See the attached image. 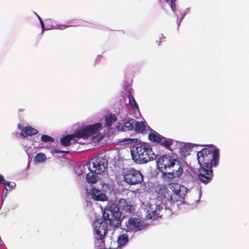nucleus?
I'll list each match as a JSON object with an SVG mask.
<instances>
[{
    "instance_id": "f257e3e1",
    "label": "nucleus",
    "mask_w": 249,
    "mask_h": 249,
    "mask_svg": "<svg viewBox=\"0 0 249 249\" xmlns=\"http://www.w3.org/2000/svg\"><path fill=\"white\" fill-rule=\"evenodd\" d=\"M121 214L117 204L110 203L107 204L103 214V220H95L93 222L97 240H102L104 238L107 233V225L115 228L121 225Z\"/></svg>"
},
{
    "instance_id": "f03ea898",
    "label": "nucleus",
    "mask_w": 249,
    "mask_h": 249,
    "mask_svg": "<svg viewBox=\"0 0 249 249\" xmlns=\"http://www.w3.org/2000/svg\"><path fill=\"white\" fill-rule=\"evenodd\" d=\"M177 185L172 184L168 188L164 185L159 184L155 187V192L159 198H165L171 204L182 202L184 199V194H181L180 189H176Z\"/></svg>"
},
{
    "instance_id": "7ed1b4c3",
    "label": "nucleus",
    "mask_w": 249,
    "mask_h": 249,
    "mask_svg": "<svg viewBox=\"0 0 249 249\" xmlns=\"http://www.w3.org/2000/svg\"><path fill=\"white\" fill-rule=\"evenodd\" d=\"M197 159L200 166L211 167H216L219 160V150L215 148H204L197 153Z\"/></svg>"
},
{
    "instance_id": "20e7f679",
    "label": "nucleus",
    "mask_w": 249,
    "mask_h": 249,
    "mask_svg": "<svg viewBox=\"0 0 249 249\" xmlns=\"http://www.w3.org/2000/svg\"><path fill=\"white\" fill-rule=\"evenodd\" d=\"M135 157L141 163H145L156 160L157 155L153 152L150 145L144 143L136 147Z\"/></svg>"
},
{
    "instance_id": "39448f33",
    "label": "nucleus",
    "mask_w": 249,
    "mask_h": 249,
    "mask_svg": "<svg viewBox=\"0 0 249 249\" xmlns=\"http://www.w3.org/2000/svg\"><path fill=\"white\" fill-rule=\"evenodd\" d=\"M123 176L124 181L128 185L141 184L143 181V176L140 171L133 168L124 169Z\"/></svg>"
},
{
    "instance_id": "423d86ee",
    "label": "nucleus",
    "mask_w": 249,
    "mask_h": 249,
    "mask_svg": "<svg viewBox=\"0 0 249 249\" xmlns=\"http://www.w3.org/2000/svg\"><path fill=\"white\" fill-rule=\"evenodd\" d=\"M87 164L89 171L101 174L107 169L108 162L105 158L97 156L92 158Z\"/></svg>"
},
{
    "instance_id": "0eeeda50",
    "label": "nucleus",
    "mask_w": 249,
    "mask_h": 249,
    "mask_svg": "<svg viewBox=\"0 0 249 249\" xmlns=\"http://www.w3.org/2000/svg\"><path fill=\"white\" fill-rule=\"evenodd\" d=\"M102 129V125L99 123L87 125L76 131L77 138L87 139L93 135L96 134Z\"/></svg>"
},
{
    "instance_id": "6e6552de",
    "label": "nucleus",
    "mask_w": 249,
    "mask_h": 249,
    "mask_svg": "<svg viewBox=\"0 0 249 249\" xmlns=\"http://www.w3.org/2000/svg\"><path fill=\"white\" fill-rule=\"evenodd\" d=\"M176 159L168 155L160 156L157 160V165L160 172L170 170L172 165L176 161Z\"/></svg>"
},
{
    "instance_id": "1a4fd4ad",
    "label": "nucleus",
    "mask_w": 249,
    "mask_h": 249,
    "mask_svg": "<svg viewBox=\"0 0 249 249\" xmlns=\"http://www.w3.org/2000/svg\"><path fill=\"white\" fill-rule=\"evenodd\" d=\"M145 226L144 220L136 217L130 218L126 223V227L128 230L134 231L142 230Z\"/></svg>"
},
{
    "instance_id": "9d476101",
    "label": "nucleus",
    "mask_w": 249,
    "mask_h": 249,
    "mask_svg": "<svg viewBox=\"0 0 249 249\" xmlns=\"http://www.w3.org/2000/svg\"><path fill=\"white\" fill-rule=\"evenodd\" d=\"M163 207L160 204H150L147 211L146 217L148 219L156 220L160 218L162 215L161 212Z\"/></svg>"
},
{
    "instance_id": "9b49d317",
    "label": "nucleus",
    "mask_w": 249,
    "mask_h": 249,
    "mask_svg": "<svg viewBox=\"0 0 249 249\" xmlns=\"http://www.w3.org/2000/svg\"><path fill=\"white\" fill-rule=\"evenodd\" d=\"M213 177L212 168L200 166L198 170V178L204 184L211 181Z\"/></svg>"
},
{
    "instance_id": "f8f14e48",
    "label": "nucleus",
    "mask_w": 249,
    "mask_h": 249,
    "mask_svg": "<svg viewBox=\"0 0 249 249\" xmlns=\"http://www.w3.org/2000/svg\"><path fill=\"white\" fill-rule=\"evenodd\" d=\"M89 194L90 195L92 199L95 201H104L107 199V196L104 194L95 187H92Z\"/></svg>"
},
{
    "instance_id": "ddd939ff",
    "label": "nucleus",
    "mask_w": 249,
    "mask_h": 249,
    "mask_svg": "<svg viewBox=\"0 0 249 249\" xmlns=\"http://www.w3.org/2000/svg\"><path fill=\"white\" fill-rule=\"evenodd\" d=\"M172 165L170 171L174 174L175 177L179 178L182 174L183 169L181 162L176 160Z\"/></svg>"
},
{
    "instance_id": "4468645a",
    "label": "nucleus",
    "mask_w": 249,
    "mask_h": 249,
    "mask_svg": "<svg viewBox=\"0 0 249 249\" xmlns=\"http://www.w3.org/2000/svg\"><path fill=\"white\" fill-rule=\"evenodd\" d=\"M120 207L122 210L126 213H132L134 210V208L131 204L129 201H127L125 199H120L119 201Z\"/></svg>"
},
{
    "instance_id": "2eb2a0df",
    "label": "nucleus",
    "mask_w": 249,
    "mask_h": 249,
    "mask_svg": "<svg viewBox=\"0 0 249 249\" xmlns=\"http://www.w3.org/2000/svg\"><path fill=\"white\" fill-rule=\"evenodd\" d=\"M145 122L136 121L135 125L134 130L137 133H143L150 129L148 126H146Z\"/></svg>"
},
{
    "instance_id": "dca6fc26",
    "label": "nucleus",
    "mask_w": 249,
    "mask_h": 249,
    "mask_svg": "<svg viewBox=\"0 0 249 249\" xmlns=\"http://www.w3.org/2000/svg\"><path fill=\"white\" fill-rule=\"evenodd\" d=\"M38 131L31 126H26L22 129L20 135L23 137L32 136L37 133Z\"/></svg>"
},
{
    "instance_id": "f3484780",
    "label": "nucleus",
    "mask_w": 249,
    "mask_h": 249,
    "mask_svg": "<svg viewBox=\"0 0 249 249\" xmlns=\"http://www.w3.org/2000/svg\"><path fill=\"white\" fill-rule=\"evenodd\" d=\"M100 175L98 173H95L94 172L89 171L86 175V180L90 184L96 183L100 179V178L98 176Z\"/></svg>"
},
{
    "instance_id": "a211bd4d",
    "label": "nucleus",
    "mask_w": 249,
    "mask_h": 249,
    "mask_svg": "<svg viewBox=\"0 0 249 249\" xmlns=\"http://www.w3.org/2000/svg\"><path fill=\"white\" fill-rule=\"evenodd\" d=\"M75 137L77 138L76 132L73 134L66 135L60 139V143L64 146H69L71 145V141Z\"/></svg>"
},
{
    "instance_id": "6ab92c4d",
    "label": "nucleus",
    "mask_w": 249,
    "mask_h": 249,
    "mask_svg": "<svg viewBox=\"0 0 249 249\" xmlns=\"http://www.w3.org/2000/svg\"><path fill=\"white\" fill-rule=\"evenodd\" d=\"M136 121L134 119L128 118L124 122L123 129L124 131H128L134 129Z\"/></svg>"
},
{
    "instance_id": "aec40b11",
    "label": "nucleus",
    "mask_w": 249,
    "mask_h": 249,
    "mask_svg": "<svg viewBox=\"0 0 249 249\" xmlns=\"http://www.w3.org/2000/svg\"><path fill=\"white\" fill-rule=\"evenodd\" d=\"M173 143L172 139L164 137L162 136L161 137V141L159 142L161 146L168 150H171V145Z\"/></svg>"
},
{
    "instance_id": "412c9836",
    "label": "nucleus",
    "mask_w": 249,
    "mask_h": 249,
    "mask_svg": "<svg viewBox=\"0 0 249 249\" xmlns=\"http://www.w3.org/2000/svg\"><path fill=\"white\" fill-rule=\"evenodd\" d=\"M152 131L148 135L149 140L151 142L159 143L161 141L162 136L153 130H152Z\"/></svg>"
},
{
    "instance_id": "4be33fe9",
    "label": "nucleus",
    "mask_w": 249,
    "mask_h": 249,
    "mask_svg": "<svg viewBox=\"0 0 249 249\" xmlns=\"http://www.w3.org/2000/svg\"><path fill=\"white\" fill-rule=\"evenodd\" d=\"M163 178L165 179L166 181L170 182L173 181L175 177L174 174L170 171H166L165 172H161Z\"/></svg>"
},
{
    "instance_id": "5701e85b",
    "label": "nucleus",
    "mask_w": 249,
    "mask_h": 249,
    "mask_svg": "<svg viewBox=\"0 0 249 249\" xmlns=\"http://www.w3.org/2000/svg\"><path fill=\"white\" fill-rule=\"evenodd\" d=\"M176 1L177 0H171L170 3V7L173 12H174L176 15L178 17V18L179 19V22L184 18L185 16V13H181L180 16L178 15L177 13H176Z\"/></svg>"
},
{
    "instance_id": "b1692460",
    "label": "nucleus",
    "mask_w": 249,
    "mask_h": 249,
    "mask_svg": "<svg viewBox=\"0 0 249 249\" xmlns=\"http://www.w3.org/2000/svg\"><path fill=\"white\" fill-rule=\"evenodd\" d=\"M46 159V157L44 153H39L36 155L34 160L37 163H40L45 161Z\"/></svg>"
},
{
    "instance_id": "393cba45",
    "label": "nucleus",
    "mask_w": 249,
    "mask_h": 249,
    "mask_svg": "<svg viewBox=\"0 0 249 249\" xmlns=\"http://www.w3.org/2000/svg\"><path fill=\"white\" fill-rule=\"evenodd\" d=\"M128 98L129 103L130 104L131 107L135 111L139 110V106L134 97L132 95H130Z\"/></svg>"
},
{
    "instance_id": "a878e982",
    "label": "nucleus",
    "mask_w": 249,
    "mask_h": 249,
    "mask_svg": "<svg viewBox=\"0 0 249 249\" xmlns=\"http://www.w3.org/2000/svg\"><path fill=\"white\" fill-rule=\"evenodd\" d=\"M128 241L127 236L123 234L120 236L118 239V247L124 246Z\"/></svg>"
},
{
    "instance_id": "bb28decb",
    "label": "nucleus",
    "mask_w": 249,
    "mask_h": 249,
    "mask_svg": "<svg viewBox=\"0 0 249 249\" xmlns=\"http://www.w3.org/2000/svg\"><path fill=\"white\" fill-rule=\"evenodd\" d=\"M105 120L106 126H110L112 124L113 122L115 121V119L112 115H109L106 118Z\"/></svg>"
},
{
    "instance_id": "cd10ccee",
    "label": "nucleus",
    "mask_w": 249,
    "mask_h": 249,
    "mask_svg": "<svg viewBox=\"0 0 249 249\" xmlns=\"http://www.w3.org/2000/svg\"><path fill=\"white\" fill-rule=\"evenodd\" d=\"M41 140L42 141L45 142H54V139L53 138H52L50 136H49L48 135H42L41 137Z\"/></svg>"
},
{
    "instance_id": "c85d7f7f",
    "label": "nucleus",
    "mask_w": 249,
    "mask_h": 249,
    "mask_svg": "<svg viewBox=\"0 0 249 249\" xmlns=\"http://www.w3.org/2000/svg\"><path fill=\"white\" fill-rule=\"evenodd\" d=\"M137 139H128L126 141L128 143L135 142H137Z\"/></svg>"
},
{
    "instance_id": "c756f323",
    "label": "nucleus",
    "mask_w": 249,
    "mask_h": 249,
    "mask_svg": "<svg viewBox=\"0 0 249 249\" xmlns=\"http://www.w3.org/2000/svg\"><path fill=\"white\" fill-rule=\"evenodd\" d=\"M5 186H7L9 187L10 190H11L13 189V186L10 185V182L8 181H6L5 183L3 184Z\"/></svg>"
},
{
    "instance_id": "7c9ffc66",
    "label": "nucleus",
    "mask_w": 249,
    "mask_h": 249,
    "mask_svg": "<svg viewBox=\"0 0 249 249\" xmlns=\"http://www.w3.org/2000/svg\"><path fill=\"white\" fill-rule=\"evenodd\" d=\"M55 152L56 153H66V154H68L69 153V151H63V150H55Z\"/></svg>"
},
{
    "instance_id": "2f4dec72",
    "label": "nucleus",
    "mask_w": 249,
    "mask_h": 249,
    "mask_svg": "<svg viewBox=\"0 0 249 249\" xmlns=\"http://www.w3.org/2000/svg\"><path fill=\"white\" fill-rule=\"evenodd\" d=\"M6 180H5L2 175H0V183L3 184Z\"/></svg>"
},
{
    "instance_id": "473e14b6",
    "label": "nucleus",
    "mask_w": 249,
    "mask_h": 249,
    "mask_svg": "<svg viewBox=\"0 0 249 249\" xmlns=\"http://www.w3.org/2000/svg\"><path fill=\"white\" fill-rule=\"evenodd\" d=\"M38 16V18L39 20L40 21V24L41 25L42 29L43 30L44 28V22H43L42 19H41V18L39 16Z\"/></svg>"
},
{
    "instance_id": "72a5a7b5",
    "label": "nucleus",
    "mask_w": 249,
    "mask_h": 249,
    "mask_svg": "<svg viewBox=\"0 0 249 249\" xmlns=\"http://www.w3.org/2000/svg\"><path fill=\"white\" fill-rule=\"evenodd\" d=\"M18 128L20 129L21 130H22V129H23L24 127L22 126V125H21V124H18Z\"/></svg>"
},
{
    "instance_id": "f704fd0d",
    "label": "nucleus",
    "mask_w": 249,
    "mask_h": 249,
    "mask_svg": "<svg viewBox=\"0 0 249 249\" xmlns=\"http://www.w3.org/2000/svg\"><path fill=\"white\" fill-rule=\"evenodd\" d=\"M164 1L167 3H168L169 1V0H164Z\"/></svg>"
}]
</instances>
